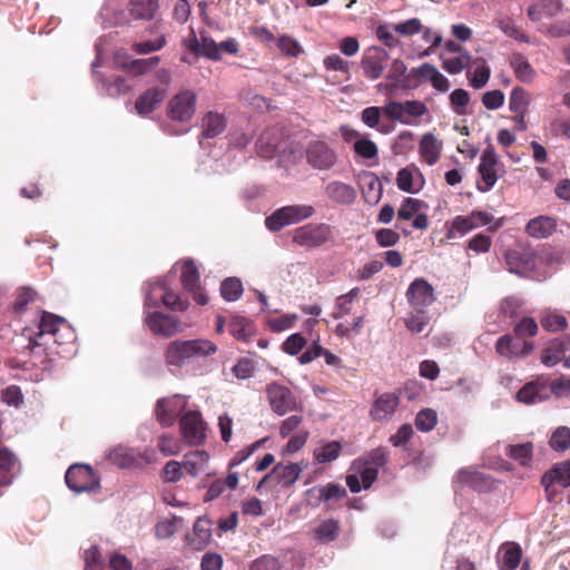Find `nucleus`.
Instances as JSON below:
<instances>
[{
	"mask_svg": "<svg viewBox=\"0 0 570 570\" xmlns=\"http://www.w3.org/2000/svg\"><path fill=\"white\" fill-rule=\"evenodd\" d=\"M38 328L39 332L35 336H29L28 347L33 353L41 347L52 351L50 342L59 343L57 336L61 335V331H65V335L69 341H75L76 338L73 331L67 325L63 318L47 312L42 313Z\"/></svg>",
	"mask_w": 570,
	"mask_h": 570,
	"instance_id": "nucleus-1",
	"label": "nucleus"
},
{
	"mask_svg": "<svg viewBox=\"0 0 570 570\" xmlns=\"http://www.w3.org/2000/svg\"><path fill=\"white\" fill-rule=\"evenodd\" d=\"M160 305H164L171 311L180 312L186 311L188 307V304L180 299L179 296L170 289L167 277L153 281L146 287L144 314L147 312H154Z\"/></svg>",
	"mask_w": 570,
	"mask_h": 570,
	"instance_id": "nucleus-2",
	"label": "nucleus"
},
{
	"mask_svg": "<svg viewBox=\"0 0 570 570\" xmlns=\"http://www.w3.org/2000/svg\"><path fill=\"white\" fill-rule=\"evenodd\" d=\"M315 214L312 205L294 204L276 209L272 215L266 217L265 226L271 232H279L286 226L298 224L311 218Z\"/></svg>",
	"mask_w": 570,
	"mask_h": 570,
	"instance_id": "nucleus-3",
	"label": "nucleus"
},
{
	"mask_svg": "<svg viewBox=\"0 0 570 570\" xmlns=\"http://www.w3.org/2000/svg\"><path fill=\"white\" fill-rule=\"evenodd\" d=\"M179 429L183 440L188 445H199L206 438V423L194 405L180 416Z\"/></svg>",
	"mask_w": 570,
	"mask_h": 570,
	"instance_id": "nucleus-4",
	"label": "nucleus"
},
{
	"mask_svg": "<svg viewBox=\"0 0 570 570\" xmlns=\"http://www.w3.org/2000/svg\"><path fill=\"white\" fill-rule=\"evenodd\" d=\"M332 237V232L326 224L309 223L293 230V242L305 248L321 247Z\"/></svg>",
	"mask_w": 570,
	"mask_h": 570,
	"instance_id": "nucleus-5",
	"label": "nucleus"
},
{
	"mask_svg": "<svg viewBox=\"0 0 570 570\" xmlns=\"http://www.w3.org/2000/svg\"><path fill=\"white\" fill-rule=\"evenodd\" d=\"M307 164L317 170H330L337 161L335 149L325 140H311L305 149Z\"/></svg>",
	"mask_w": 570,
	"mask_h": 570,
	"instance_id": "nucleus-6",
	"label": "nucleus"
},
{
	"mask_svg": "<svg viewBox=\"0 0 570 570\" xmlns=\"http://www.w3.org/2000/svg\"><path fill=\"white\" fill-rule=\"evenodd\" d=\"M505 263L510 273L521 277H529L535 268V254L531 247L518 244L514 248L507 250Z\"/></svg>",
	"mask_w": 570,
	"mask_h": 570,
	"instance_id": "nucleus-7",
	"label": "nucleus"
},
{
	"mask_svg": "<svg viewBox=\"0 0 570 570\" xmlns=\"http://www.w3.org/2000/svg\"><path fill=\"white\" fill-rule=\"evenodd\" d=\"M479 173L482 181L478 184V189L482 193L489 191L495 185L498 178L504 174V167L493 148L489 147L482 153Z\"/></svg>",
	"mask_w": 570,
	"mask_h": 570,
	"instance_id": "nucleus-8",
	"label": "nucleus"
},
{
	"mask_svg": "<svg viewBox=\"0 0 570 570\" xmlns=\"http://www.w3.org/2000/svg\"><path fill=\"white\" fill-rule=\"evenodd\" d=\"M191 406L188 405V397L175 394L157 401L155 413L157 421L165 428L171 426L178 415H183Z\"/></svg>",
	"mask_w": 570,
	"mask_h": 570,
	"instance_id": "nucleus-9",
	"label": "nucleus"
},
{
	"mask_svg": "<svg viewBox=\"0 0 570 570\" xmlns=\"http://www.w3.org/2000/svg\"><path fill=\"white\" fill-rule=\"evenodd\" d=\"M65 480L68 488L76 493L90 492L99 487L98 478L87 464H72L67 470Z\"/></svg>",
	"mask_w": 570,
	"mask_h": 570,
	"instance_id": "nucleus-10",
	"label": "nucleus"
},
{
	"mask_svg": "<svg viewBox=\"0 0 570 570\" xmlns=\"http://www.w3.org/2000/svg\"><path fill=\"white\" fill-rule=\"evenodd\" d=\"M287 141L281 128L273 127L264 130L256 142V151L262 158L271 159L275 155L284 153Z\"/></svg>",
	"mask_w": 570,
	"mask_h": 570,
	"instance_id": "nucleus-11",
	"label": "nucleus"
},
{
	"mask_svg": "<svg viewBox=\"0 0 570 570\" xmlns=\"http://www.w3.org/2000/svg\"><path fill=\"white\" fill-rule=\"evenodd\" d=\"M144 315L145 324L155 335L169 337L183 331L181 323L169 314L155 309Z\"/></svg>",
	"mask_w": 570,
	"mask_h": 570,
	"instance_id": "nucleus-12",
	"label": "nucleus"
},
{
	"mask_svg": "<svg viewBox=\"0 0 570 570\" xmlns=\"http://www.w3.org/2000/svg\"><path fill=\"white\" fill-rule=\"evenodd\" d=\"M195 110L196 95L189 90L177 94L168 104V116L170 119L176 121H189L194 116Z\"/></svg>",
	"mask_w": 570,
	"mask_h": 570,
	"instance_id": "nucleus-13",
	"label": "nucleus"
},
{
	"mask_svg": "<svg viewBox=\"0 0 570 570\" xmlns=\"http://www.w3.org/2000/svg\"><path fill=\"white\" fill-rule=\"evenodd\" d=\"M406 297L414 312H420L430 306L434 301V289L424 278H415L406 291Z\"/></svg>",
	"mask_w": 570,
	"mask_h": 570,
	"instance_id": "nucleus-14",
	"label": "nucleus"
},
{
	"mask_svg": "<svg viewBox=\"0 0 570 570\" xmlns=\"http://www.w3.org/2000/svg\"><path fill=\"white\" fill-rule=\"evenodd\" d=\"M266 392L272 410L278 415H285L295 409V397L286 386L272 383Z\"/></svg>",
	"mask_w": 570,
	"mask_h": 570,
	"instance_id": "nucleus-15",
	"label": "nucleus"
},
{
	"mask_svg": "<svg viewBox=\"0 0 570 570\" xmlns=\"http://www.w3.org/2000/svg\"><path fill=\"white\" fill-rule=\"evenodd\" d=\"M180 279L184 288L193 295L197 304L207 303V296L199 286V273L191 259L183 263Z\"/></svg>",
	"mask_w": 570,
	"mask_h": 570,
	"instance_id": "nucleus-16",
	"label": "nucleus"
},
{
	"mask_svg": "<svg viewBox=\"0 0 570 570\" xmlns=\"http://www.w3.org/2000/svg\"><path fill=\"white\" fill-rule=\"evenodd\" d=\"M341 532V522L334 518L317 519L311 530L313 540L320 544L334 542Z\"/></svg>",
	"mask_w": 570,
	"mask_h": 570,
	"instance_id": "nucleus-17",
	"label": "nucleus"
},
{
	"mask_svg": "<svg viewBox=\"0 0 570 570\" xmlns=\"http://www.w3.org/2000/svg\"><path fill=\"white\" fill-rule=\"evenodd\" d=\"M495 348L501 356L515 358L528 355L533 350V345L519 337L503 335L498 340Z\"/></svg>",
	"mask_w": 570,
	"mask_h": 570,
	"instance_id": "nucleus-18",
	"label": "nucleus"
},
{
	"mask_svg": "<svg viewBox=\"0 0 570 570\" xmlns=\"http://www.w3.org/2000/svg\"><path fill=\"white\" fill-rule=\"evenodd\" d=\"M424 177L420 169L410 165L399 170L396 176V185L399 189L409 194L419 193L424 186Z\"/></svg>",
	"mask_w": 570,
	"mask_h": 570,
	"instance_id": "nucleus-19",
	"label": "nucleus"
},
{
	"mask_svg": "<svg viewBox=\"0 0 570 570\" xmlns=\"http://www.w3.org/2000/svg\"><path fill=\"white\" fill-rule=\"evenodd\" d=\"M166 97V88L151 87L137 98L135 109L138 115L147 116L157 109Z\"/></svg>",
	"mask_w": 570,
	"mask_h": 570,
	"instance_id": "nucleus-20",
	"label": "nucleus"
},
{
	"mask_svg": "<svg viewBox=\"0 0 570 570\" xmlns=\"http://www.w3.org/2000/svg\"><path fill=\"white\" fill-rule=\"evenodd\" d=\"M387 60L389 53L386 50L374 48L373 53L365 56L361 61L365 77L370 80L380 78L386 67Z\"/></svg>",
	"mask_w": 570,
	"mask_h": 570,
	"instance_id": "nucleus-21",
	"label": "nucleus"
},
{
	"mask_svg": "<svg viewBox=\"0 0 570 570\" xmlns=\"http://www.w3.org/2000/svg\"><path fill=\"white\" fill-rule=\"evenodd\" d=\"M304 466L301 463H288V464H276L272 472L263 479V482L267 480H275L283 487L292 485L297 481Z\"/></svg>",
	"mask_w": 570,
	"mask_h": 570,
	"instance_id": "nucleus-22",
	"label": "nucleus"
},
{
	"mask_svg": "<svg viewBox=\"0 0 570 570\" xmlns=\"http://www.w3.org/2000/svg\"><path fill=\"white\" fill-rule=\"evenodd\" d=\"M399 405V397L394 393H384L372 405L371 416L375 421L389 420Z\"/></svg>",
	"mask_w": 570,
	"mask_h": 570,
	"instance_id": "nucleus-23",
	"label": "nucleus"
},
{
	"mask_svg": "<svg viewBox=\"0 0 570 570\" xmlns=\"http://www.w3.org/2000/svg\"><path fill=\"white\" fill-rule=\"evenodd\" d=\"M193 361L189 341L171 342L166 351V362L174 366H185Z\"/></svg>",
	"mask_w": 570,
	"mask_h": 570,
	"instance_id": "nucleus-24",
	"label": "nucleus"
},
{
	"mask_svg": "<svg viewBox=\"0 0 570 570\" xmlns=\"http://www.w3.org/2000/svg\"><path fill=\"white\" fill-rule=\"evenodd\" d=\"M325 194L332 202L348 205L356 198L355 189L343 181L333 180L325 186Z\"/></svg>",
	"mask_w": 570,
	"mask_h": 570,
	"instance_id": "nucleus-25",
	"label": "nucleus"
},
{
	"mask_svg": "<svg viewBox=\"0 0 570 570\" xmlns=\"http://www.w3.org/2000/svg\"><path fill=\"white\" fill-rule=\"evenodd\" d=\"M415 72L420 73L422 80L429 81L440 92H446L450 89L449 79L432 63H422Z\"/></svg>",
	"mask_w": 570,
	"mask_h": 570,
	"instance_id": "nucleus-26",
	"label": "nucleus"
},
{
	"mask_svg": "<svg viewBox=\"0 0 570 570\" xmlns=\"http://www.w3.org/2000/svg\"><path fill=\"white\" fill-rule=\"evenodd\" d=\"M549 397V391L544 383L529 382L518 393L517 400L524 404H535Z\"/></svg>",
	"mask_w": 570,
	"mask_h": 570,
	"instance_id": "nucleus-27",
	"label": "nucleus"
},
{
	"mask_svg": "<svg viewBox=\"0 0 570 570\" xmlns=\"http://www.w3.org/2000/svg\"><path fill=\"white\" fill-rule=\"evenodd\" d=\"M521 560V549L515 543L502 546L498 554L500 570H515Z\"/></svg>",
	"mask_w": 570,
	"mask_h": 570,
	"instance_id": "nucleus-28",
	"label": "nucleus"
},
{
	"mask_svg": "<svg viewBox=\"0 0 570 570\" xmlns=\"http://www.w3.org/2000/svg\"><path fill=\"white\" fill-rule=\"evenodd\" d=\"M209 455L206 451H194L184 456L183 465L188 474L198 476L208 468Z\"/></svg>",
	"mask_w": 570,
	"mask_h": 570,
	"instance_id": "nucleus-29",
	"label": "nucleus"
},
{
	"mask_svg": "<svg viewBox=\"0 0 570 570\" xmlns=\"http://www.w3.org/2000/svg\"><path fill=\"white\" fill-rule=\"evenodd\" d=\"M527 233L535 238H547L556 230V222L548 216H538L525 226Z\"/></svg>",
	"mask_w": 570,
	"mask_h": 570,
	"instance_id": "nucleus-30",
	"label": "nucleus"
},
{
	"mask_svg": "<svg viewBox=\"0 0 570 570\" xmlns=\"http://www.w3.org/2000/svg\"><path fill=\"white\" fill-rule=\"evenodd\" d=\"M442 144L431 134H424L420 140V153L429 165H434L441 154Z\"/></svg>",
	"mask_w": 570,
	"mask_h": 570,
	"instance_id": "nucleus-31",
	"label": "nucleus"
},
{
	"mask_svg": "<svg viewBox=\"0 0 570 570\" xmlns=\"http://www.w3.org/2000/svg\"><path fill=\"white\" fill-rule=\"evenodd\" d=\"M17 460L11 451L0 449V487L11 484L16 476Z\"/></svg>",
	"mask_w": 570,
	"mask_h": 570,
	"instance_id": "nucleus-32",
	"label": "nucleus"
},
{
	"mask_svg": "<svg viewBox=\"0 0 570 570\" xmlns=\"http://www.w3.org/2000/svg\"><path fill=\"white\" fill-rule=\"evenodd\" d=\"M202 127L203 137L214 138L225 130L226 120L223 115L209 111L204 116Z\"/></svg>",
	"mask_w": 570,
	"mask_h": 570,
	"instance_id": "nucleus-33",
	"label": "nucleus"
},
{
	"mask_svg": "<svg viewBox=\"0 0 570 570\" xmlns=\"http://www.w3.org/2000/svg\"><path fill=\"white\" fill-rule=\"evenodd\" d=\"M228 332L237 341H247L254 334V326L249 320L243 316H232L228 321Z\"/></svg>",
	"mask_w": 570,
	"mask_h": 570,
	"instance_id": "nucleus-34",
	"label": "nucleus"
},
{
	"mask_svg": "<svg viewBox=\"0 0 570 570\" xmlns=\"http://www.w3.org/2000/svg\"><path fill=\"white\" fill-rule=\"evenodd\" d=\"M510 65L514 71L515 77L523 83H530L535 78V70L530 62L520 53L512 56Z\"/></svg>",
	"mask_w": 570,
	"mask_h": 570,
	"instance_id": "nucleus-35",
	"label": "nucleus"
},
{
	"mask_svg": "<svg viewBox=\"0 0 570 570\" xmlns=\"http://www.w3.org/2000/svg\"><path fill=\"white\" fill-rule=\"evenodd\" d=\"M561 8L562 3L560 0H542L541 7L539 4H531L527 13L532 21H539L543 16L552 18Z\"/></svg>",
	"mask_w": 570,
	"mask_h": 570,
	"instance_id": "nucleus-36",
	"label": "nucleus"
},
{
	"mask_svg": "<svg viewBox=\"0 0 570 570\" xmlns=\"http://www.w3.org/2000/svg\"><path fill=\"white\" fill-rule=\"evenodd\" d=\"M136 449L118 446L110 451L109 459L119 468H137Z\"/></svg>",
	"mask_w": 570,
	"mask_h": 570,
	"instance_id": "nucleus-37",
	"label": "nucleus"
},
{
	"mask_svg": "<svg viewBox=\"0 0 570 570\" xmlns=\"http://www.w3.org/2000/svg\"><path fill=\"white\" fill-rule=\"evenodd\" d=\"M158 8V0H130L129 11L135 19H153Z\"/></svg>",
	"mask_w": 570,
	"mask_h": 570,
	"instance_id": "nucleus-38",
	"label": "nucleus"
},
{
	"mask_svg": "<svg viewBox=\"0 0 570 570\" xmlns=\"http://www.w3.org/2000/svg\"><path fill=\"white\" fill-rule=\"evenodd\" d=\"M358 295L360 288L354 287L348 293L338 296L335 301V311L332 313L333 318L338 320L350 314Z\"/></svg>",
	"mask_w": 570,
	"mask_h": 570,
	"instance_id": "nucleus-39",
	"label": "nucleus"
},
{
	"mask_svg": "<svg viewBox=\"0 0 570 570\" xmlns=\"http://www.w3.org/2000/svg\"><path fill=\"white\" fill-rule=\"evenodd\" d=\"M362 194L365 202L368 204L375 205L380 202L382 197V185L375 175L370 174L366 177Z\"/></svg>",
	"mask_w": 570,
	"mask_h": 570,
	"instance_id": "nucleus-40",
	"label": "nucleus"
},
{
	"mask_svg": "<svg viewBox=\"0 0 570 570\" xmlns=\"http://www.w3.org/2000/svg\"><path fill=\"white\" fill-rule=\"evenodd\" d=\"M159 57H150L144 59H132L124 67L134 76H142L151 71L159 63Z\"/></svg>",
	"mask_w": 570,
	"mask_h": 570,
	"instance_id": "nucleus-41",
	"label": "nucleus"
},
{
	"mask_svg": "<svg viewBox=\"0 0 570 570\" xmlns=\"http://www.w3.org/2000/svg\"><path fill=\"white\" fill-rule=\"evenodd\" d=\"M471 60L472 56L463 51L456 57L442 59V67L451 75H458L470 65Z\"/></svg>",
	"mask_w": 570,
	"mask_h": 570,
	"instance_id": "nucleus-42",
	"label": "nucleus"
},
{
	"mask_svg": "<svg viewBox=\"0 0 570 570\" xmlns=\"http://www.w3.org/2000/svg\"><path fill=\"white\" fill-rule=\"evenodd\" d=\"M157 448L165 456H175L181 452L180 441L171 434H161L158 438Z\"/></svg>",
	"mask_w": 570,
	"mask_h": 570,
	"instance_id": "nucleus-43",
	"label": "nucleus"
},
{
	"mask_svg": "<svg viewBox=\"0 0 570 570\" xmlns=\"http://www.w3.org/2000/svg\"><path fill=\"white\" fill-rule=\"evenodd\" d=\"M341 444L337 441H331L314 451V459L318 463H328L338 458Z\"/></svg>",
	"mask_w": 570,
	"mask_h": 570,
	"instance_id": "nucleus-44",
	"label": "nucleus"
},
{
	"mask_svg": "<svg viewBox=\"0 0 570 570\" xmlns=\"http://www.w3.org/2000/svg\"><path fill=\"white\" fill-rule=\"evenodd\" d=\"M530 101V95L523 88L515 87L510 94L509 109L513 112H525Z\"/></svg>",
	"mask_w": 570,
	"mask_h": 570,
	"instance_id": "nucleus-45",
	"label": "nucleus"
},
{
	"mask_svg": "<svg viewBox=\"0 0 570 570\" xmlns=\"http://www.w3.org/2000/svg\"><path fill=\"white\" fill-rule=\"evenodd\" d=\"M507 454L519 462L521 465H528L532 460V443L525 442L517 445H509Z\"/></svg>",
	"mask_w": 570,
	"mask_h": 570,
	"instance_id": "nucleus-46",
	"label": "nucleus"
},
{
	"mask_svg": "<svg viewBox=\"0 0 570 570\" xmlns=\"http://www.w3.org/2000/svg\"><path fill=\"white\" fill-rule=\"evenodd\" d=\"M384 115L393 120L403 125H411L412 121L405 116L404 101H389L382 108Z\"/></svg>",
	"mask_w": 570,
	"mask_h": 570,
	"instance_id": "nucleus-47",
	"label": "nucleus"
},
{
	"mask_svg": "<svg viewBox=\"0 0 570 570\" xmlns=\"http://www.w3.org/2000/svg\"><path fill=\"white\" fill-rule=\"evenodd\" d=\"M549 444L554 451L568 450L570 448V429L568 426L557 428L550 436Z\"/></svg>",
	"mask_w": 570,
	"mask_h": 570,
	"instance_id": "nucleus-48",
	"label": "nucleus"
},
{
	"mask_svg": "<svg viewBox=\"0 0 570 570\" xmlns=\"http://www.w3.org/2000/svg\"><path fill=\"white\" fill-rule=\"evenodd\" d=\"M220 293L224 299L234 302L243 294V284L236 277L226 278L220 285Z\"/></svg>",
	"mask_w": 570,
	"mask_h": 570,
	"instance_id": "nucleus-49",
	"label": "nucleus"
},
{
	"mask_svg": "<svg viewBox=\"0 0 570 570\" xmlns=\"http://www.w3.org/2000/svg\"><path fill=\"white\" fill-rule=\"evenodd\" d=\"M189 344H190V348H191L193 360L200 358V357H207L217 352V345L209 340H205V338L190 340Z\"/></svg>",
	"mask_w": 570,
	"mask_h": 570,
	"instance_id": "nucleus-50",
	"label": "nucleus"
},
{
	"mask_svg": "<svg viewBox=\"0 0 570 570\" xmlns=\"http://www.w3.org/2000/svg\"><path fill=\"white\" fill-rule=\"evenodd\" d=\"M353 469L360 475L364 489H368L377 479L379 471L376 468L370 466L363 461H355Z\"/></svg>",
	"mask_w": 570,
	"mask_h": 570,
	"instance_id": "nucleus-51",
	"label": "nucleus"
},
{
	"mask_svg": "<svg viewBox=\"0 0 570 570\" xmlns=\"http://www.w3.org/2000/svg\"><path fill=\"white\" fill-rule=\"evenodd\" d=\"M541 324L544 330L549 332H561L568 328L567 317L557 312L547 313L542 320Z\"/></svg>",
	"mask_w": 570,
	"mask_h": 570,
	"instance_id": "nucleus-52",
	"label": "nucleus"
},
{
	"mask_svg": "<svg viewBox=\"0 0 570 570\" xmlns=\"http://www.w3.org/2000/svg\"><path fill=\"white\" fill-rule=\"evenodd\" d=\"M424 203L415 198H405L397 210V218L403 220L412 219L424 207Z\"/></svg>",
	"mask_w": 570,
	"mask_h": 570,
	"instance_id": "nucleus-53",
	"label": "nucleus"
},
{
	"mask_svg": "<svg viewBox=\"0 0 570 570\" xmlns=\"http://www.w3.org/2000/svg\"><path fill=\"white\" fill-rule=\"evenodd\" d=\"M353 149L355 154L364 159H376L379 149L374 141L368 138L361 137L354 142Z\"/></svg>",
	"mask_w": 570,
	"mask_h": 570,
	"instance_id": "nucleus-54",
	"label": "nucleus"
},
{
	"mask_svg": "<svg viewBox=\"0 0 570 570\" xmlns=\"http://www.w3.org/2000/svg\"><path fill=\"white\" fill-rule=\"evenodd\" d=\"M438 423V414L432 409L421 410L415 417V426L422 432H429Z\"/></svg>",
	"mask_w": 570,
	"mask_h": 570,
	"instance_id": "nucleus-55",
	"label": "nucleus"
},
{
	"mask_svg": "<svg viewBox=\"0 0 570 570\" xmlns=\"http://www.w3.org/2000/svg\"><path fill=\"white\" fill-rule=\"evenodd\" d=\"M194 534L199 546H205L212 538V522L206 517L198 518L194 523Z\"/></svg>",
	"mask_w": 570,
	"mask_h": 570,
	"instance_id": "nucleus-56",
	"label": "nucleus"
},
{
	"mask_svg": "<svg viewBox=\"0 0 570 570\" xmlns=\"http://www.w3.org/2000/svg\"><path fill=\"white\" fill-rule=\"evenodd\" d=\"M429 321L430 317L425 314V311H422V313L413 311L405 320V325L411 333L420 334L424 332Z\"/></svg>",
	"mask_w": 570,
	"mask_h": 570,
	"instance_id": "nucleus-57",
	"label": "nucleus"
},
{
	"mask_svg": "<svg viewBox=\"0 0 570 570\" xmlns=\"http://www.w3.org/2000/svg\"><path fill=\"white\" fill-rule=\"evenodd\" d=\"M393 29L400 36L411 37L420 33L423 30V26L419 18H411L393 24Z\"/></svg>",
	"mask_w": 570,
	"mask_h": 570,
	"instance_id": "nucleus-58",
	"label": "nucleus"
},
{
	"mask_svg": "<svg viewBox=\"0 0 570 570\" xmlns=\"http://www.w3.org/2000/svg\"><path fill=\"white\" fill-rule=\"evenodd\" d=\"M165 45H166V39H165V36L161 35L154 40L135 42L132 45V50L137 55H148V53L160 50L161 48L165 47Z\"/></svg>",
	"mask_w": 570,
	"mask_h": 570,
	"instance_id": "nucleus-59",
	"label": "nucleus"
},
{
	"mask_svg": "<svg viewBox=\"0 0 570 570\" xmlns=\"http://www.w3.org/2000/svg\"><path fill=\"white\" fill-rule=\"evenodd\" d=\"M450 101L454 112L459 116L466 114V106L470 101L469 92L464 89H455L450 95Z\"/></svg>",
	"mask_w": 570,
	"mask_h": 570,
	"instance_id": "nucleus-60",
	"label": "nucleus"
},
{
	"mask_svg": "<svg viewBox=\"0 0 570 570\" xmlns=\"http://www.w3.org/2000/svg\"><path fill=\"white\" fill-rule=\"evenodd\" d=\"M472 229L471 223L466 216H456L450 225L448 238L462 237Z\"/></svg>",
	"mask_w": 570,
	"mask_h": 570,
	"instance_id": "nucleus-61",
	"label": "nucleus"
},
{
	"mask_svg": "<svg viewBox=\"0 0 570 570\" xmlns=\"http://www.w3.org/2000/svg\"><path fill=\"white\" fill-rule=\"evenodd\" d=\"M199 56L207 57L213 60H218L222 57V53H219L218 45L205 32L200 33Z\"/></svg>",
	"mask_w": 570,
	"mask_h": 570,
	"instance_id": "nucleus-62",
	"label": "nucleus"
},
{
	"mask_svg": "<svg viewBox=\"0 0 570 570\" xmlns=\"http://www.w3.org/2000/svg\"><path fill=\"white\" fill-rule=\"evenodd\" d=\"M277 47L284 53L288 57H297L302 53L303 49L301 45L288 36H282L277 39Z\"/></svg>",
	"mask_w": 570,
	"mask_h": 570,
	"instance_id": "nucleus-63",
	"label": "nucleus"
},
{
	"mask_svg": "<svg viewBox=\"0 0 570 570\" xmlns=\"http://www.w3.org/2000/svg\"><path fill=\"white\" fill-rule=\"evenodd\" d=\"M550 392L558 399L570 397V375H561L551 381Z\"/></svg>",
	"mask_w": 570,
	"mask_h": 570,
	"instance_id": "nucleus-64",
	"label": "nucleus"
}]
</instances>
